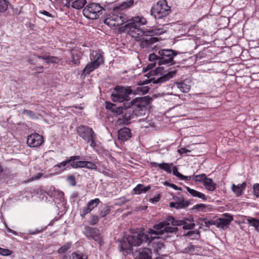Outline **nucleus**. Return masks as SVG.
Returning a JSON list of instances; mask_svg holds the SVG:
<instances>
[{
	"label": "nucleus",
	"mask_w": 259,
	"mask_h": 259,
	"mask_svg": "<svg viewBox=\"0 0 259 259\" xmlns=\"http://www.w3.org/2000/svg\"><path fill=\"white\" fill-rule=\"evenodd\" d=\"M132 92L131 87L117 85L111 94L112 101L117 103L105 102L106 108L114 115L122 114L117 120L119 124L128 125L135 121L138 117L145 115L147 111V106L152 100L151 98L144 96L137 97L128 102L129 95Z\"/></svg>",
	"instance_id": "1"
},
{
	"label": "nucleus",
	"mask_w": 259,
	"mask_h": 259,
	"mask_svg": "<svg viewBox=\"0 0 259 259\" xmlns=\"http://www.w3.org/2000/svg\"><path fill=\"white\" fill-rule=\"evenodd\" d=\"M177 221L171 215L168 216L163 221L155 224L153 228H149L147 231H139L132 233L127 236V240L128 244L125 241H122L120 243L121 249L126 250L127 253H130L132 251V245H141L143 242H150L153 240H158L159 237L164 234H176L178 231L177 227L169 226L172 222Z\"/></svg>",
	"instance_id": "2"
},
{
	"label": "nucleus",
	"mask_w": 259,
	"mask_h": 259,
	"mask_svg": "<svg viewBox=\"0 0 259 259\" xmlns=\"http://www.w3.org/2000/svg\"><path fill=\"white\" fill-rule=\"evenodd\" d=\"M126 23L119 28V32H127L132 36L139 38L137 40L140 41V38L144 36L146 28L141 26L146 24V19L142 16H137L130 19L128 18Z\"/></svg>",
	"instance_id": "3"
},
{
	"label": "nucleus",
	"mask_w": 259,
	"mask_h": 259,
	"mask_svg": "<svg viewBox=\"0 0 259 259\" xmlns=\"http://www.w3.org/2000/svg\"><path fill=\"white\" fill-rule=\"evenodd\" d=\"M134 4V0H127L122 3L118 6L113 8V13L107 16L104 20V24L110 27L119 26L128 21L127 15L119 12L120 10L127 9Z\"/></svg>",
	"instance_id": "4"
},
{
	"label": "nucleus",
	"mask_w": 259,
	"mask_h": 259,
	"mask_svg": "<svg viewBox=\"0 0 259 259\" xmlns=\"http://www.w3.org/2000/svg\"><path fill=\"white\" fill-rule=\"evenodd\" d=\"M178 53L172 49H160L155 51L149 55V60L150 62L156 61L157 64L161 66L167 65L171 66L176 63L174 57Z\"/></svg>",
	"instance_id": "5"
},
{
	"label": "nucleus",
	"mask_w": 259,
	"mask_h": 259,
	"mask_svg": "<svg viewBox=\"0 0 259 259\" xmlns=\"http://www.w3.org/2000/svg\"><path fill=\"white\" fill-rule=\"evenodd\" d=\"M170 12V7L168 6L166 0L159 1L150 10L151 15L157 20V23L162 26L166 24L163 21Z\"/></svg>",
	"instance_id": "6"
},
{
	"label": "nucleus",
	"mask_w": 259,
	"mask_h": 259,
	"mask_svg": "<svg viewBox=\"0 0 259 259\" xmlns=\"http://www.w3.org/2000/svg\"><path fill=\"white\" fill-rule=\"evenodd\" d=\"M165 32L163 28L147 29H145L144 36L141 37L140 39L139 45L142 49H149L152 48L153 49L154 47H152V45L158 41V38L156 37H153L154 35H160Z\"/></svg>",
	"instance_id": "7"
},
{
	"label": "nucleus",
	"mask_w": 259,
	"mask_h": 259,
	"mask_svg": "<svg viewBox=\"0 0 259 259\" xmlns=\"http://www.w3.org/2000/svg\"><path fill=\"white\" fill-rule=\"evenodd\" d=\"M76 131L78 135L89 144L94 150H97L98 146L96 142V135L92 128L80 125L77 127Z\"/></svg>",
	"instance_id": "8"
},
{
	"label": "nucleus",
	"mask_w": 259,
	"mask_h": 259,
	"mask_svg": "<svg viewBox=\"0 0 259 259\" xmlns=\"http://www.w3.org/2000/svg\"><path fill=\"white\" fill-rule=\"evenodd\" d=\"M103 11H105V8L101 6L99 3H91L84 8L82 13L86 18L96 20L103 14Z\"/></svg>",
	"instance_id": "9"
},
{
	"label": "nucleus",
	"mask_w": 259,
	"mask_h": 259,
	"mask_svg": "<svg viewBox=\"0 0 259 259\" xmlns=\"http://www.w3.org/2000/svg\"><path fill=\"white\" fill-rule=\"evenodd\" d=\"M127 236L126 238H124L122 239L119 241L118 247L119 249V251L120 252H122L123 254L124 255L127 254H130L132 253L135 259H152V250L149 249V248L145 247L143 248H140L138 250H137L135 252H133V246H138V245H132V251L130 253H127L126 250H122L121 249V247L120 246V243L122 241H125L127 244L128 243L127 240Z\"/></svg>",
	"instance_id": "10"
},
{
	"label": "nucleus",
	"mask_w": 259,
	"mask_h": 259,
	"mask_svg": "<svg viewBox=\"0 0 259 259\" xmlns=\"http://www.w3.org/2000/svg\"><path fill=\"white\" fill-rule=\"evenodd\" d=\"M91 59L92 62L87 64L83 70L84 75L89 74L104 62L103 56L97 52L93 53Z\"/></svg>",
	"instance_id": "11"
},
{
	"label": "nucleus",
	"mask_w": 259,
	"mask_h": 259,
	"mask_svg": "<svg viewBox=\"0 0 259 259\" xmlns=\"http://www.w3.org/2000/svg\"><path fill=\"white\" fill-rule=\"evenodd\" d=\"M177 70L176 69H174L170 71H169L167 73L165 74H161L160 76H155L150 79H145L144 80H140L138 84L139 85H143L145 84H148L149 83L152 82L154 84H160L161 83L164 82L169 79L172 78L175 74L177 73Z\"/></svg>",
	"instance_id": "12"
},
{
	"label": "nucleus",
	"mask_w": 259,
	"mask_h": 259,
	"mask_svg": "<svg viewBox=\"0 0 259 259\" xmlns=\"http://www.w3.org/2000/svg\"><path fill=\"white\" fill-rule=\"evenodd\" d=\"M44 142L42 136L37 133H33L27 137V144L31 147H39Z\"/></svg>",
	"instance_id": "13"
},
{
	"label": "nucleus",
	"mask_w": 259,
	"mask_h": 259,
	"mask_svg": "<svg viewBox=\"0 0 259 259\" xmlns=\"http://www.w3.org/2000/svg\"><path fill=\"white\" fill-rule=\"evenodd\" d=\"M223 216L224 217L216 220V226L219 228L226 230L229 228L230 223L233 220V217L227 213L223 214Z\"/></svg>",
	"instance_id": "14"
},
{
	"label": "nucleus",
	"mask_w": 259,
	"mask_h": 259,
	"mask_svg": "<svg viewBox=\"0 0 259 259\" xmlns=\"http://www.w3.org/2000/svg\"><path fill=\"white\" fill-rule=\"evenodd\" d=\"M152 62H152L149 64L146 68H143V71L144 72L150 70L149 72H148L146 75L148 78H150L153 75L158 76V74L159 73H161V72L164 70V68L163 67H157L155 69L152 70L155 67L156 64H157L156 61H153Z\"/></svg>",
	"instance_id": "15"
},
{
	"label": "nucleus",
	"mask_w": 259,
	"mask_h": 259,
	"mask_svg": "<svg viewBox=\"0 0 259 259\" xmlns=\"http://www.w3.org/2000/svg\"><path fill=\"white\" fill-rule=\"evenodd\" d=\"M85 231L84 232V234L89 239L92 238L97 242L100 241V237L99 229L96 228L85 226Z\"/></svg>",
	"instance_id": "16"
},
{
	"label": "nucleus",
	"mask_w": 259,
	"mask_h": 259,
	"mask_svg": "<svg viewBox=\"0 0 259 259\" xmlns=\"http://www.w3.org/2000/svg\"><path fill=\"white\" fill-rule=\"evenodd\" d=\"M193 221V218L189 220H183L175 221L172 222V226H180L183 225V228L184 230H191L193 229L195 226V224L191 223Z\"/></svg>",
	"instance_id": "17"
},
{
	"label": "nucleus",
	"mask_w": 259,
	"mask_h": 259,
	"mask_svg": "<svg viewBox=\"0 0 259 259\" xmlns=\"http://www.w3.org/2000/svg\"><path fill=\"white\" fill-rule=\"evenodd\" d=\"M132 137L131 130L128 127H124L118 131L117 138L119 140L126 141Z\"/></svg>",
	"instance_id": "18"
},
{
	"label": "nucleus",
	"mask_w": 259,
	"mask_h": 259,
	"mask_svg": "<svg viewBox=\"0 0 259 259\" xmlns=\"http://www.w3.org/2000/svg\"><path fill=\"white\" fill-rule=\"evenodd\" d=\"M150 165L151 167H158L159 169H162L168 174L172 172L171 167L173 166L172 163L162 162L160 163L156 162H151Z\"/></svg>",
	"instance_id": "19"
},
{
	"label": "nucleus",
	"mask_w": 259,
	"mask_h": 259,
	"mask_svg": "<svg viewBox=\"0 0 259 259\" xmlns=\"http://www.w3.org/2000/svg\"><path fill=\"white\" fill-rule=\"evenodd\" d=\"M246 187V183L244 182L242 184L236 185L234 184L232 185L231 189L237 197L241 196Z\"/></svg>",
	"instance_id": "20"
},
{
	"label": "nucleus",
	"mask_w": 259,
	"mask_h": 259,
	"mask_svg": "<svg viewBox=\"0 0 259 259\" xmlns=\"http://www.w3.org/2000/svg\"><path fill=\"white\" fill-rule=\"evenodd\" d=\"M175 200H176L177 209L187 208L190 204V202L188 200H185L184 199L176 196L174 197Z\"/></svg>",
	"instance_id": "21"
},
{
	"label": "nucleus",
	"mask_w": 259,
	"mask_h": 259,
	"mask_svg": "<svg viewBox=\"0 0 259 259\" xmlns=\"http://www.w3.org/2000/svg\"><path fill=\"white\" fill-rule=\"evenodd\" d=\"M202 183L205 188L210 191H214L217 187L216 184L213 182L212 180L210 178H207L206 176L204 179H203Z\"/></svg>",
	"instance_id": "22"
},
{
	"label": "nucleus",
	"mask_w": 259,
	"mask_h": 259,
	"mask_svg": "<svg viewBox=\"0 0 259 259\" xmlns=\"http://www.w3.org/2000/svg\"><path fill=\"white\" fill-rule=\"evenodd\" d=\"M151 189V186H144V185L139 184L134 188L133 191L135 194L140 195L142 193H146Z\"/></svg>",
	"instance_id": "23"
},
{
	"label": "nucleus",
	"mask_w": 259,
	"mask_h": 259,
	"mask_svg": "<svg viewBox=\"0 0 259 259\" xmlns=\"http://www.w3.org/2000/svg\"><path fill=\"white\" fill-rule=\"evenodd\" d=\"M143 242L142 243H143ZM146 243H148V244L150 243H152V247L154 249V251L158 253L163 247H164V243L163 242L160 240V238L159 237L158 240H153L150 242H145Z\"/></svg>",
	"instance_id": "24"
},
{
	"label": "nucleus",
	"mask_w": 259,
	"mask_h": 259,
	"mask_svg": "<svg viewBox=\"0 0 259 259\" xmlns=\"http://www.w3.org/2000/svg\"><path fill=\"white\" fill-rule=\"evenodd\" d=\"M69 161L67 158L66 160L55 165L53 167V169L55 171L59 170L60 172L63 171L66 167H69Z\"/></svg>",
	"instance_id": "25"
},
{
	"label": "nucleus",
	"mask_w": 259,
	"mask_h": 259,
	"mask_svg": "<svg viewBox=\"0 0 259 259\" xmlns=\"http://www.w3.org/2000/svg\"><path fill=\"white\" fill-rule=\"evenodd\" d=\"M175 84L176 87L183 93L189 92L191 88L190 85L187 84L185 81L176 82Z\"/></svg>",
	"instance_id": "26"
},
{
	"label": "nucleus",
	"mask_w": 259,
	"mask_h": 259,
	"mask_svg": "<svg viewBox=\"0 0 259 259\" xmlns=\"http://www.w3.org/2000/svg\"><path fill=\"white\" fill-rule=\"evenodd\" d=\"M111 211V207L106 204L102 205L99 211V215L101 218H104Z\"/></svg>",
	"instance_id": "27"
},
{
	"label": "nucleus",
	"mask_w": 259,
	"mask_h": 259,
	"mask_svg": "<svg viewBox=\"0 0 259 259\" xmlns=\"http://www.w3.org/2000/svg\"><path fill=\"white\" fill-rule=\"evenodd\" d=\"M149 91V88L147 86L139 85V87H137L135 90H133L132 94L134 95H144L147 94Z\"/></svg>",
	"instance_id": "28"
},
{
	"label": "nucleus",
	"mask_w": 259,
	"mask_h": 259,
	"mask_svg": "<svg viewBox=\"0 0 259 259\" xmlns=\"http://www.w3.org/2000/svg\"><path fill=\"white\" fill-rule=\"evenodd\" d=\"M246 221L248 224L254 227L255 230H259V220L256 218L248 217Z\"/></svg>",
	"instance_id": "29"
},
{
	"label": "nucleus",
	"mask_w": 259,
	"mask_h": 259,
	"mask_svg": "<svg viewBox=\"0 0 259 259\" xmlns=\"http://www.w3.org/2000/svg\"><path fill=\"white\" fill-rule=\"evenodd\" d=\"M87 3L86 0H75L72 3V7L75 9L82 8Z\"/></svg>",
	"instance_id": "30"
},
{
	"label": "nucleus",
	"mask_w": 259,
	"mask_h": 259,
	"mask_svg": "<svg viewBox=\"0 0 259 259\" xmlns=\"http://www.w3.org/2000/svg\"><path fill=\"white\" fill-rule=\"evenodd\" d=\"M71 245L72 243L70 242H67L65 243L63 245H62L58 249V253L63 254L66 253L71 248Z\"/></svg>",
	"instance_id": "31"
},
{
	"label": "nucleus",
	"mask_w": 259,
	"mask_h": 259,
	"mask_svg": "<svg viewBox=\"0 0 259 259\" xmlns=\"http://www.w3.org/2000/svg\"><path fill=\"white\" fill-rule=\"evenodd\" d=\"M10 3L8 0H0V13H4L9 7Z\"/></svg>",
	"instance_id": "32"
},
{
	"label": "nucleus",
	"mask_w": 259,
	"mask_h": 259,
	"mask_svg": "<svg viewBox=\"0 0 259 259\" xmlns=\"http://www.w3.org/2000/svg\"><path fill=\"white\" fill-rule=\"evenodd\" d=\"M100 202L101 201L99 198H95L88 202L87 205L91 210H92L94 208L97 207Z\"/></svg>",
	"instance_id": "33"
},
{
	"label": "nucleus",
	"mask_w": 259,
	"mask_h": 259,
	"mask_svg": "<svg viewBox=\"0 0 259 259\" xmlns=\"http://www.w3.org/2000/svg\"><path fill=\"white\" fill-rule=\"evenodd\" d=\"M72 259H88V257L85 254L78 253L77 251H74L72 253Z\"/></svg>",
	"instance_id": "34"
},
{
	"label": "nucleus",
	"mask_w": 259,
	"mask_h": 259,
	"mask_svg": "<svg viewBox=\"0 0 259 259\" xmlns=\"http://www.w3.org/2000/svg\"><path fill=\"white\" fill-rule=\"evenodd\" d=\"M59 61L60 59L57 57L49 56L48 55L47 56L46 62L48 64L50 63L57 64L59 63Z\"/></svg>",
	"instance_id": "35"
},
{
	"label": "nucleus",
	"mask_w": 259,
	"mask_h": 259,
	"mask_svg": "<svg viewBox=\"0 0 259 259\" xmlns=\"http://www.w3.org/2000/svg\"><path fill=\"white\" fill-rule=\"evenodd\" d=\"M192 177L193 179L195 182L202 183L203 179H204L206 177V175L205 174L197 175H193Z\"/></svg>",
	"instance_id": "36"
},
{
	"label": "nucleus",
	"mask_w": 259,
	"mask_h": 259,
	"mask_svg": "<svg viewBox=\"0 0 259 259\" xmlns=\"http://www.w3.org/2000/svg\"><path fill=\"white\" fill-rule=\"evenodd\" d=\"M22 114H26L28 116L32 119H35L37 118L36 114L33 111L30 110L24 109L22 112Z\"/></svg>",
	"instance_id": "37"
},
{
	"label": "nucleus",
	"mask_w": 259,
	"mask_h": 259,
	"mask_svg": "<svg viewBox=\"0 0 259 259\" xmlns=\"http://www.w3.org/2000/svg\"><path fill=\"white\" fill-rule=\"evenodd\" d=\"M197 247L194 245H190L188 247L185 248L183 252L185 253H193L195 251V248Z\"/></svg>",
	"instance_id": "38"
},
{
	"label": "nucleus",
	"mask_w": 259,
	"mask_h": 259,
	"mask_svg": "<svg viewBox=\"0 0 259 259\" xmlns=\"http://www.w3.org/2000/svg\"><path fill=\"white\" fill-rule=\"evenodd\" d=\"M91 211V209L87 205L86 206L84 207L80 210V216L83 218L86 214L90 213Z\"/></svg>",
	"instance_id": "39"
},
{
	"label": "nucleus",
	"mask_w": 259,
	"mask_h": 259,
	"mask_svg": "<svg viewBox=\"0 0 259 259\" xmlns=\"http://www.w3.org/2000/svg\"><path fill=\"white\" fill-rule=\"evenodd\" d=\"M99 222V217L96 215H93L91 216V218L89 221V223L91 225H95Z\"/></svg>",
	"instance_id": "40"
},
{
	"label": "nucleus",
	"mask_w": 259,
	"mask_h": 259,
	"mask_svg": "<svg viewBox=\"0 0 259 259\" xmlns=\"http://www.w3.org/2000/svg\"><path fill=\"white\" fill-rule=\"evenodd\" d=\"M85 168L90 169L97 170V165L95 163L91 161H87Z\"/></svg>",
	"instance_id": "41"
},
{
	"label": "nucleus",
	"mask_w": 259,
	"mask_h": 259,
	"mask_svg": "<svg viewBox=\"0 0 259 259\" xmlns=\"http://www.w3.org/2000/svg\"><path fill=\"white\" fill-rule=\"evenodd\" d=\"M206 206L205 204H197L192 208V210H196V211H199V210H203L206 208Z\"/></svg>",
	"instance_id": "42"
},
{
	"label": "nucleus",
	"mask_w": 259,
	"mask_h": 259,
	"mask_svg": "<svg viewBox=\"0 0 259 259\" xmlns=\"http://www.w3.org/2000/svg\"><path fill=\"white\" fill-rule=\"evenodd\" d=\"M163 184L165 186L171 187V188H173L174 189H175L176 190H180V191H182V188L181 187H179L177 185H176L175 184L170 183H169V182H168V181H165L163 183Z\"/></svg>",
	"instance_id": "43"
},
{
	"label": "nucleus",
	"mask_w": 259,
	"mask_h": 259,
	"mask_svg": "<svg viewBox=\"0 0 259 259\" xmlns=\"http://www.w3.org/2000/svg\"><path fill=\"white\" fill-rule=\"evenodd\" d=\"M253 191L254 195H255L256 197H259V184L256 183L253 185Z\"/></svg>",
	"instance_id": "44"
},
{
	"label": "nucleus",
	"mask_w": 259,
	"mask_h": 259,
	"mask_svg": "<svg viewBox=\"0 0 259 259\" xmlns=\"http://www.w3.org/2000/svg\"><path fill=\"white\" fill-rule=\"evenodd\" d=\"M12 251L8 249L2 248L0 247V254L3 256L9 255L11 254Z\"/></svg>",
	"instance_id": "45"
},
{
	"label": "nucleus",
	"mask_w": 259,
	"mask_h": 259,
	"mask_svg": "<svg viewBox=\"0 0 259 259\" xmlns=\"http://www.w3.org/2000/svg\"><path fill=\"white\" fill-rule=\"evenodd\" d=\"M46 228H47V227H41V228L40 229H36L34 231L29 230V234H31V235H35L36 234L41 233Z\"/></svg>",
	"instance_id": "46"
},
{
	"label": "nucleus",
	"mask_w": 259,
	"mask_h": 259,
	"mask_svg": "<svg viewBox=\"0 0 259 259\" xmlns=\"http://www.w3.org/2000/svg\"><path fill=\"white\" fill-rule=\"evenodd\" d=\"M9 7L10 9H11L13 11V15L17 16L20 14V12L17 8H14V6H13L11 3L10 5H9Z\"/></svg>",
	"instance_id": "47"
},
{
	"label": "nucleus",
	"mask_w": 259,
	"mask_h": 259,
	"mask_svg": "<svg viewBox=\"0 0 259 259\" xmlns=\"http://www.w3.org/2000/svg\"><path fill=\"white\" fill-rule=\"evenodd\" d=\"M185 188L186 189H187V191L192 195L193 196V197H196V195L197 194V193L198 191L194 190V189H191L190 188H189V187H187V186H185Z\"/></svg>",
	"instance_id": "48"
},
{
	"label": "nucleus",
	"mask_w": 259,
	"mask_h": 259,
	"mask_svg": "<svg viewBox=\"0 0 259 259\" xmlns=\"http://www.w3.org/2000/svg\"><path fill=\"white\" fill-rule=\"evenodd\" d=\"M204 221L205 225L207 227H209L211 225H215L216 226V220H209L206 221V219H203Z\"/></svg>",
	"instance_id": "49"
},
{
	"label": "nucleus",
	"mask_w": 259,
	"mask_h": 259,
	"mask_svg": "<svg viewBox=\"0 0 259 259\" xmlns=\"http://www.w3.org/2000/svg\"><path fill=\"white\" fill-rule=\"evenodd\" d=\"M67 180L72 186H74L76 185L75 179L73 176L68 177Z\"/></svg>",
	"instance_id": "50"
},
{
	"label": "nucleus",
	"mask_w": 259,
	"mask_h": 259,
	"mask_svg": "<svg viewBox=\"0 0 259 259\" xmlns=\"http://www.w3.org/2000/svg\"><path fill=\"white\" fill-rule=\"evenodd\" d=\"M172 171V174L174 176L177 177L179 179L180 178V177L182 176V174H181L180 172H179L178 171V168L176 166H175L173 167Z\"/></svg>",
	"instance_id": "51"
},
{
	"label": "nucleus",
	"mask_w": 259,
	"mask_h": 259,
	"mask_svg": "<svg viewBox=\"0 0 259 259\" xmlns=\"http://www.w3.org/2000/svg\"><path fill=\"white\" fill-rule=\"evenodd\" d=\"M178 152L180 154L182 155L184 154H187L188 152H190V150L186 149L185 147L181 148L178 150Z\"/></svg>",
	"instance_id": "52"
},
{
	"label": "nucleus",
	"mask_w": 259,
	"mask_h": 259,
	"mask_svg": "<svg viewBox=\"0 0 259 259\" xmlns=\"http://www.w3.org/2000/svg\"><path fill=\"white\" fill-rule=\"evenodd\" d=\"M79 161H75V160L69 161L70 166L73 168H77L78 167Z\"/></svg>",
	"instance_id": "53"
},
{
	"label": "nucleus",
	"mask_w": 259,
	"mask_h": 259,
	"mask_svg": "<svg viewBox=\"0 0 259 259\" xmlns=\"http://www.w3.org/2000/svg\"><path fill=\"white\" fill-rule=\"evenodd\" d=\"M70 62L73 63L74 65H79L80 64V61L79 59L76 60L75 59L74 56L73 54L71 53V60L70 61Z\"/></svg>",
	"instance_id": "54"
},
{
	"label": "nucleus",
	"mask_w": 259,
	"mask_h": 259,
	"mask_svg": "<svg viewBox=\"0 0 259 259\" xmlns=\"http://www.w3.org/2000/svg\"><path fill=\"white\" fill-rule=\"evenodd\" d=\"M186 235L189 236H194L195 235H199V233L197 231H189Z\"/></svg>",
	"instance_id": "55"
},
{
	"label": "nucleus",
	"mask_w": 259,
	"mask_h": 259,
	"mask_svg": "<svg viewBox=\"0 0 259 259\" xmlns=\"http://www.w3.org/2000/svg\"><path fill=\"white\" fill-rule=\"evenodd\" d=\"M160 199V195H158L156 197H154L153 198H152L150 199V201L154 204L157 202H158Z\"/></svg>",
	"instance_id": "56"
},
{
	"label": "nucleus",
	"mask_w": 259,
	"mask_h": 259,
	"mask_svg": "<svg viewBox=\"0 0 259 259\" xmlns=\"http://www.w3.org/2000/svg\"><path fill=\"white\" fill-rule=\"evenodd\" d=\"M196 197L199 198H201V199H203V200H206L207 199V197H206V196L204 194H203L199 191L197 193Z\"/></svg>",
	"instance_id": "57"
},
{
	"label": "nucleus",
	"mask_w": 259,
	"mask_h": 259,
	"mask_svg": "<svg viewBox=\"0 0 259 259\" xmlns=\"http://www.w3.org/2000/svg\"><path fill=\"white\" fill-rule=\"evenodd\" d=\"M69 161H73V160H77L80 159V156L78 155H75V156H70L69 158H67Z\"/></svg>",
	"instance_id": "58"
},
{
	"label": "nucleus",
	"mask_w": 259,
	"mask_h": 259,
	"mask_svg": "<svg viewBox=\"0 0 259 259\" xmlns=\"http://www.w3.org/2000/svg\"><path fill=\"white\" fill-rule=\"evenodd\" d=\"M39 13L43 14L49 17H53V16L51 14H50L49 12L46 10L40 11Z\"/></svg>",
	"instance_id": "59"
},
{
	"label": "nucleus",
	"mask_w": 259,
	"mask_h": 259,
	"mask_svg": "<svg viewBox=\"0 0 259 259\" xmlns=\"http://www.w3.org/2000/svg\"><path fill=\"white\" fill-rule=\"evenodd\" d=\"M87 161H79L78 168H85Z\"/></svg>",
	"instance_id": "60"
},
{
	"label": "nucleus",
	"mask_w": 259,
	"mask_h": 259,
	"mask_svg": "<svg viewBox=\"0 0 259 259\" xmlns=\"http://www.w3.org/2000/svg\"><path fill=\"white\" fill-rule=\"evenodd\" d=\"M72 0H63L64 6L66 7L69 8L70 6V2Z\"/></svg>",
	"instance_id": "61"
},
{
	"label": "nucleus",
	"mask_w": 259,
	"mask_h": 259,
	"mask_svg": "<svg viewBox=\"0 0 259 259\" xmlns=\"http://www.w3.org/2000/svg\"><path fill=\"white\" fill-rule=\"evenodd\" d=\"M17 176L16 173H14L12 174H9L7 175V178L8 179H13L15 178Z\"/></svg>",
	"instance_id": "62"
},
{
	"label": "nucleus",
	"mask_w": 259,
	"mask_h": 259,
	"mask_svg": "<svg viewBox=\"0 0 259 259\" xmlns=\"http://www.w3.org/2000/svg\"><path fill=\"white\" fill-rule=\"evenodd\" d=\"M191 179V176H185L182 174L181 177H180V179L185 181H190Z\"/></svg>",
	"instance_id": "63"
},
{
	"label": "nucleus",
	"mask_w": 259,
	"mask_h": 259,
	"mask_svg": "<svg viewBox=\"0 0 259 259\" xmlns=\"http://www.w3.org/2000/svg\"><path fill=\"white\" fill-rule=\"evenodd\" d=\"M33 55L34 56H35L36 58H37L38 59H42V60L46 61L47 56V55H45L44 56H40V55H36L35 53H34Z\"/></svg>",
	"instance_id": "64"
}]
</instances>
